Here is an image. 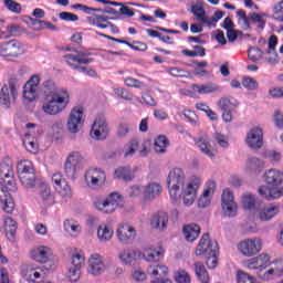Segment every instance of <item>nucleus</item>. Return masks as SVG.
Masks as SVG:
<instances>
[{
  "label": "nucleus",
  "instance_id": "nucleus-1",
  "mask_svg": "<svg viewBox=\"0 0 283 283\" xmlns=\"http://www.w3.org/2000/svg\"><path fill=\"white\" fill-rule=\"evenodd\" d=\"M167 187L170 200L175 205L182 200L185 207H191L198 197V189L202 187V178L192 176L187 181V175L182 168H172L167 177Z\"/></svg>",
  "mask_w": 283,
  "mask_h": 283
},
{
  "label": "nucleus",
  "instance_id": "nucleus-2",
  "mask_svg": "<svg viewBox=\"0 0 283 283\" xmlns=\"http://www.w3.org/2000/svg\"><path fill=\"white\" fill-rule=\"evenodd\" d=\"M42 92L41 109L45 116H59L70 105V91L65 87H57L52 80L42 83Z\"/></svg>",
  "mask_w": 283,
  "mask_h": 283
},
{
  "label": "nucleus",
  "instance_id": "nucleus-3",
  "mask_svg": "<svg viewBox=\"0 0 283 283\" xmlns=\"http://www.w3.org/2000/svg\"><path fill=\"white\" fill-rule=\"evenodd\" d=\"M0 202L6 213L14 211V200L10 192L17 191V181L14 180V170L12 169V161L4 159L0 164Z\"/></svg>",
  "mask_w": 283,
  "mask_h": 283
},
{
  "label": "nucleus",
  "instance_id": "nucleus-4",
  "mask_svg": "<svg viewBox=\"0 0 283 283\" xmlns=\"http://www.w3.org/2000/svg\"><path fill=\"white\" fill-rule=\"evenodd\" d=\"M264 182L268 185L260 186L258 188V193L264 200H279L283 196V171L277 168H271L265 170L263 174Z\"/></svg>",
  "mask_w": 283,
  "mask_h": 283
},
{
  "label": "nucleus",
  "instance_id": "nucleus-5",
  "mask_svg": "<svg viewBox=\"0 0 283 283\" xmlns=\"http://www.w3.org/2000/svg\"><path fill=\"white\" fill-rule=\"evenodd\" d=\"M165 255V251L163 249H155V248H147L144 251V259L146 262H154L150 264L147 269L148 275H151V277H158V275H167L169 273V268L164 264H158L160 258Z\"/></svg>",
  "mask_w": 283,
  "mask_h": 283
},
{
  "label": "nucleus",
  "instance_id": "nucleus-6",
  "mask_svg": "<svg viewBox=\"0 0 283 283\" xmlns=\"http://www.w3.org/2000/svg\"><path fill=\"white\" fill-rule=\"evenodd\" d=\"M85 167V156L78 150L69 153L64 163V174L70 180H76L78 172Z\"/></svg>",
  "mask_w": 283,
  "mask_h": 283
},
{
  "label": "nucleus",
  "instance_id": "nucleus-7",
  "mask_svg": "<svg viewBox=\"0 0 283 283\" xmlns=\"http://www.w3.org/2000/svg\"><path fill=\"white\" fill-rule=\"evenodd\" d=\"M23 81L19 77H10L8 85H3L0 92V101L4 107H10L12 101L19 97V90H21Z\"/></svg>",
  "mask_w": 283,
  "mask_h": 283
},
{
  "label": "nucleus",
  "instance_id": "nucleus-8",
  "mask_svg": "<svg viewBox=\"0 0 283 283\" xmlns=\"http://www.w3.org/2000/svg\"><path fill=\"white\" fill-rule=\"evenodd\" d=\"M18 176L25 189H32L36 185V172L34 165L30 160H22L17 166Z\"/></svg>",
  "mask_w": 283,
  "mask_h": 283
},
{
  "label": "nucleus",
  "instance_id": "nucleus-9",
  "mask_svg": "<svg viewBox=\"0 0 283 283\" xmlns=\"http://www.w3.org/2000/svg\"><path fill=\"white\" fill-rule=\"evenodd\" d=\"M106 180L107 174H105V170L102 168L91 167L84 174V182L90 189H101V187H105Z\"/></svg>",
  "mask_w": 283,
  "mask_h": 283
},
{
  "label": "nucleus",
  "instance_id": "nucleus-10",
  "mask_svg": "<svg viewBox=\"0 0 283 283\" xmlns=\"http://www.w3.org/2000/svg\"><path fill=\"white\" fill-rule=\"evenodd\" d=\"M21 274L25 282L38 283L45 280V266L36 263H27L22 265Z\"/></svg>",
  "mask_w": 283,
  "mask_h": 283
},
{
  "label": "nucleus",
  "instance_id": "nucleus-11",
  "mask_svg": "<svg viewBox=\"0 0 283 283\" xmlns=\"http://www.w3.org/2000/svg\"><path fill=\"white\" fill-rule=\"evenodd\" d=\"M93 205L102 213H114L118 207H123V196L113 192L104 201L96 200Z\"/></svg>",
  "mask_w": 283,
  "mask_h": 283
},
{
  "label": "nucleus",
  "instance_id": "nucleus-12",
  "mask_svg": "<svg viewBox=\"0 0 283 283\" xmlns=\"http://www.w3.org/2000/svg\"><path fill=\"white\" fill-rule=\"evenodd\" d=\"M238 251L244 258H253L262 251V239L260 238H249L239 242Z\"/></svg>",
  "mask_w": 283,
  "mask_h": 283
},
{
  "label": "nucleus",
  "instance_id": "nucleus-13",
  "mask_svg": "<svg viewBox=\"0 0 283 283\" xmlns=\"http://www.w3.org/2000/svg\"><path fill=\"white\" fill-rule=\"evenodd\" d=\"M281 206L277 202L263 203L255 210V218L261 222H271L273 218L280 216Z\"/></svg>",
  "mask_w": 283,
  "mask_h": 283
},
{
  "label": "nucleus",
  "instance_id": "nucleus-14",
  "mask_svg": "<svg viewBox=\"0 0 283 283\" xmlns=\"http://www.w3.org/2000/svg\"><path fill=\"white\" fill-rule=\"evenodd\" d=\"M221 209L226 218H235L238 216V203L230 189L223 190L221 195Z\"/></svg>",
  "mask_w": 283,
  "mask_h": 283
},
{
  "label": "nucleus",
  "instance_id": "nucleus-15",
  "mask_svg": "<svg viewBox=\"0 0 283 283\" xmlns=\"http://www.w3.org/2000/svg\"><path fill=\"white\" fill-rule=\"evenodd\" d=\"M259 277L263 282H273L277 277H283V259L270 260L268 270L259 273Z\"/></svg>",
  "mask_w": 283,
  "mask_h": 283
},
{
  "label": "nucleus",
  "instance_id": "nucleus-16",
  "mask_svg": "<svg viewBox=\"0 0 283 283\" xmlns=\"http://www.w3.org/2000/svg\"><path fill=\"white\" fill-rule=\"evenodd\" d=\"M84 123H85V114L83 113V108L74 107L73 109H71V113L69 115V118L66 122V129L71 134H78Z\"/></svg>",
  "mask_w": 283,
  "mask_h": 283
},
{
  "label": "nucleus",
  "instance_id": "nucleus-17",
  "mask_svg": "<svg viewBox=\"0 0 283 283\" xmlns=\"http://www.w3.org/2000/svg\"><path fill=\"white\" fill-rule=\"evenodd\" d=\"M86 21L90 25H93L94 28H99V30H109L112 34H119L120 29L109 22V17L107 15H101V14H94L86 18Z\"/></svg>",
  "mask_w": 283,
  "mask_h": 283
},
{
  "label": "nucleus",
  "instance_id": "nucleus-18",
  "mask_svg": "<svg viewBox=\"0 0 283 283\" xmlns=\"http://www.w3.org/2000/svg\"><path fill=\"white\" fill-rule=\"evenodd\" d=\"M109 136V124H107V119L103 115H98L91 129V137L94 140H105Z\"/></svg>",
  "mask_w": 283,
  "mask_h": 283
},
{
  "label": "nucleus",
  "instance_id": "nucleus-19",
  "mask_svg": "<svg viewBox=\"0 0 283 283\" xmlns=\"http://www.w3.org/2000/svg\"><path fill=\"white\" fill-rule=\"evenodd\" d=\"M271 264V254L269 253H261L254 258L248 259L243 262V266L249 269V271H266L269 265Z\"/></svg>",
  "mask_w": 283,
  "mask_h": 283
},
{
  "label": "nucleus",
  "instance_id": "nucleus-20",
  "mask_svg": "<svg viewBox=\"0 0 283 283\" xmlns=\"http://www.w3.org/2000/svg\"><path fill=\"white\" fill-rule=\"evenodd\" d=\"M136 228L127 223H120L116 229V238L120 244L129 245L136 242Z\"/></svg>",
  "mask_w": 283,
  "mask_h": 283
},
{
  "label": "nucleus",
  "instance_id": "nucleus-21",
  "mask_svg": "<svg viewBox=\"0 0 283 283\" xmlns=\"http://www.w3.org/2000/svg\"><path fill=\"white\" fill-rule=\"evenodd\" d=\"M245 145L250 149H262L264 146V130L262 127L254 126L247 133Z\"/></svg>",
  "mask_w": 283,
  "mask_h": 283
},
{
  "label": "nucleus",
  "instance_id": "nucleus-22",
  "mask_svg": "<svg viewBox=\"0 0 283 283\" xmlns=\"http://www.w3.org/2000/svg\"><path fill=\"white\" fill-rule=\"evenodd\" d=\"M105 271H107L105 258L99 253L91 254L88 258L87 273L94 277H98V275H103Z\"/></svg>",
  "mask_w": 283,
  "mask_h": 283
},
{
  "label": "nucleus",
  "instance_id": "nucleus-23",
  "mask_svg": "<svg viewBox=\"0 0 283 283\" xmlns=\"http://www.w3.org/2000/svg\"><path fill=\"white\" fill-rule=\"evenodd\" d=\"M195 253L199 258H206L207 255L218 253V242L211 241V239H209V233H206L200 239Z\"/></svg>",
  "mask_w": 283,
  "mask_h": 283
},
{
  "label": "nucleus",
  "instance_id": "nucleus-24",
  "mask_svg": "<svg viewBox=\"0 0 283 283\" xmlns=\"http://www.w3.org/2000/svg\"><path fill=\"white\" fill-rule=\"evenodd\" d=\"M29 255L38 264H48L54 252L48 245H36L30 250Z\"/></svg>",
  "mask_w": 283,
  "mask_h": 283
},
{
  "label": "nucleus",
  "instance_id": "nucleus-25",
  "mask_svg": "<svg viewBox=\"0 0 283 283\" xmlns=\"http://www.w3.org/2000/svg\"><path fill=\"white\" fill-rule=\"evenodd\" d=\"M41 83V76L32 75L23 86L22 96L28 103L36 101V93L39 92V85Z\"/></svg>",
  "mask_w": 283,
  "mask_h": 283
},
{
  "label": "nucleus",
  "instance_id": "nucleus-26",
  "mask_svg": "<svg viewBox=\"0 0 283 283\" xmlns=\"http://www.w3.org/2000/svg\"><path fill=\"white\" fill-rule=\"evenodd\" d=\"M52 182L55 191L62 197V198H72L73 192H72V187L63 178V175L61 172H55L52 176Z\"/></svg>",
  "mask_w": 283,
  "mask_h": 283
},
{
  "label": "nucleus",
  "instance_id": "nucleus-27",
  "mask_svg": "<svg viewBox=\"0 0 283 283\" xmlns=\"http://www.w3.org/2000/svg\"><path fill=\"white\" fill-rule=\"evenodd\" d=\"M23 54V46L17 40L0 43V56H11L17 59Z\"/></svg>",
  "mask_w": 283,
  "mask_h": 283
},
{
  "label": "nucleus",
  "instance_id": "nucleus-28",
  "mask_svg": "<svg viewBox=\"0 0 283 283\" xmlns=\"http://www.w3.org/2000/svg\"><path fill=\"white\" fill-rule=\"evenodd\" d=\"M195 144L203 156H207V158L211 160L216 158V149L213 148V144H211L209 135L201 134L199 137L195 138Z\"/></svg>",
  "mask_w": 283,
  "mask_h": 283
},
{
  "label": "nucleus",
  "instance_id": "nucleus-29",
  "mask_svg": "<svg viewBox=\"0 0 283 283\" xmlns=\"http://www.w3.org/2000/svg\"><path fill=\"white\" fill-rule=\"evenodd\" d=\"M218 105L224 123H231L233 120V112L238 107V102L235 99L221 98Z\"/></svg>",
  "mask_w": 283,
  "mask_h": 283
},
{
  "label": "nucleus",
  "instance_id": "nucleus-30",
  "mask_svg": "<svg viewBox=\"0 0 283 283\" xmlns=\"http://www.w3.org/2000/svg\"><path fill=\"white\" fill-rule=\"evenodd\" d=\"M73 10H80L81 12H84V14H90L91 17H94V12H102V14H113L115 17H118V11L112 7L106 8H94V7H87L85 4L76 3L72 6Z\"/></svg>",
  "mask_w": 283,
  "mask_h": 283
},
{
  "label": "nucleus",
  "instance_id": "nucleus-31",
  "mask_svg": "<svg viewBox=\"0 0 283 283\" xmlns=\"http://www.w3.org/2000/svg\"><path fill=\"white\" fill-rule=\"evenodd\" d=\"M63 59L66 63V65H69V67H71L72 70H78V67H81V65H87L90 63H92V59L90 57H85L81 54H76V53H67L65 55H63Z\"/></svg>",
  "mask_w": 283,
  "mask_h": 283
},
{
  "label": "nucleus",
  "instance_id": "nucleus-32",
  "mask_svg": "<svg viewBox=\"0 0 283 283\" xmlns=\"http://www.w3.org/2000/svg\"><path fill=\"white\" fill-rule=\"evenodd\" d=\"M216 193V181L209 180L206 184V187L203 189V193L198 200V207L201 209H205L211 205V198H213V195Z\"/></svg>",
  "mask_w": 283,
  "mask_h": 283
},
{
  "label": "nucleus",
  "instance_id": "nucleus-33",
  "mask_svg": "<svg viewBox=\"0 0 283 283\" xmlns=\"http://www.w3.org/2000/svg\"><path fill=\"white\" fill-rule=\"evenodd\" d=\"M264 160L258 157H249L245 160L243 171H245L249 176H253V174H260L262 169L265 167Z\"/></svg>",
  "mask_w": 283,
  "mask_h": 283
},
{
  "label": "nucleus",
  "instance_id": "nucleus-34",
  "mask_svg": "<svg viewBox=\"0 0 283 283\" xmlns=\"http://www.w3.org/2000/svg\"><path fill=\"white\" fill-rule=\"evenodd\" d=\"M143 193L145 200H155L160 193H163V185L153 181L143 187Z\"/></svg>",
  "mask_w": 283,
  "mask_h": 283
},
{
  "label": "nucleus",
  "instance_id": "nucleus-35",
  "mask_svg": "<svg viewBox=\"0 0 283 283\" xmlns=\"http://www.w3.org/2000/svg\"><path fill=\"white\" fill-rule=\"evenodd\" d=\"M167 224H169V214L167 212H158L150 220L151 228L157 229V231H165Z\"/></svg>",
  "mask_w": 283,
  "mask_h": 283
},
{
  "label": "nucleus",
  "instance_id": "nucleus-36",
  "mask_svg": "<svg viewBox=\"0 0 283 283\" xmlns=\"http://www.w3.org/2000/svg\"><path fill=\"white\" fill-rule=\"evenodd\" d=\"M118 260L122 264H126V266H130L136 262V258H140V251L132 250V249H124L118 253Z\"/></svg>",
  "mask_w": 283,
  "mask_h": 283
},
{
  "label": "nucleus",
  "instance_id": "nucleus-37",
  "mask_svg": "<svg viewBox=\"0 0 283 283\" xmlns=\"http://www.w3.org/2000/svg\"><path fill=\"white\" fill-rule=\"evenodd\" d=\"M114 238V228L107 223H102L97 228V239L99 242H109Z\"/></svg>",
  "mask_w": 283,
  "mask_h": 283
},
{
  "label": "nucleus",
  "instance_id": "nucleus-38",
  "mask_svg": "<svg viewBox=\"0 0 283 283\" xmlns=\"http://www.w3.org/2000/svg\"><path fill=\"white\" fill-rule=\"evenodd\" d=\"M191 14L197 19L201 25H207V20L209 15H207V11H205V7H202V3H196L191 6L190 9Z\"/></svg>",
  "mask_w": 283,
  "mask_h": 283
},
{
  "label": "nucleus",
  "instance_id": "nucleus-39",
  "mask_svg": "<svg viewBox=\"0 0 283 283\" xmlns=\"http://www.w3.org/2000/svg\"><path fill=\"white\" fill-rule=\"evenodd\" d=\"M184 235L187 242H195L200 238V226L190 223L184 227Z\"/></svg>",
  "mask_w": 283,
  "mask_h": 283
},
{
  "label": "nucleus",
  "instance_id": "nucleus-40",
  "mask_svg": "<svg viewBox=\"0 0 283 283\" xmlns=\"http://www.w3.org/2000/svg\"><path fill=\"white\" fill-rule=\"evenodd\" d=\"M169 145V138H167V136L158 135L154 140V151L156 154H167Z\"/></svg>",
  "mask_w": 283,
  "mask_h": 283
},
{
  "label": "nucleus",
  "instance_id": "nucleus-41",
  "mask_svg": "<svg viewBox=\"0 0 283 283\" xmlns=\"http://www.w3.org/2000/svg\"><path fill=\"white\" fill-rule=\"evenodd\" d=\"M115 177L125 182L134 180V170L129 166L119 167L115 170Z\"/></svg>",
  "mask_w": 283,
  "mask_h": 283
},
{
  "label": "nucleus",
  "instance_id": "nucleus-42",
  "mask_svg": "<svg viewBox=\"0 0 283 283\" xmlns=\"http://www.w3.org/2000/svg\"><path fill=\"white\" fill-rule=\"evenodd\" d=\"M3 222L8 240H10V242H14V235H17V221L11 217H4Z\"/></svg>",
  "mask_w": 283,
  "mask_h": 283
},
{
  "label": "nucleus",
  "instance_id": "nucleus-43",
  "mask_svg": "<svg viewBox=\"0 0 283 283\" xmlns=\"http://www.w3.org/2000/svg\"><path fill=\"white\" fill-rule=\"evenodd\" d=\"M195 273L198 280L201 283H209L211 282V277L209 276V272H207V268H205V264L202 262H196L195 263Z\"/></svg>",
  "mask_w": 283,
  "mask_h": 283
},
{
  "label": "nucleus",
  "instance_id": "nucleus-44",
  "mask_svg": "<svg viewBox=\"0 0 283 283\" xmlns=\"http://www.w3.org/2000/svg\"><path fill=\"white\" fill-rule=\"evenodd\" d=\"M255 202H258V199H255V195L253 193H244L241 197V207L245 211H253L255 209Z\"/></svg>",
  "mask_w": 283,
  "mask_h": 283
},
{
  "label": "nucleus",
  "instance_id": "nucleus-45",
  "mask_svg": "<svg viewBox=\"0 0 283 283\" xmlns=\"http://www.w3.org/2000/svg\"><path fill=\"white\" fill-rule=\"evenodd\" d=\"M192 90L195 92H198V94H213V92H218V85L213 83H207V84H193Z\"/></svg>",
  "mask_w": 283,
  "mask_h": 283
},
{
  "label": "nucleus",
  "instance_id": "nucleus-46",
  "mask_svg": "<svg viewBox=\"0 0 283 283\" xmlns=\"http://www.w3.org/2000/svg\"><path fill=\"white\" fill-rule=\"evenodd\" d=\"M23 145L30 154H36V151H39V144H36V139L31 137L30 134H25Z\"/></svg>",
  "mask_w": 283,
  "mask_h": 283
},
{
  "label": "nucleus",
  "instance_id": "nucleus-47",
  "mask_svg": "<svg viewBox=\"0 0 283 283\" xmlns=\"http://www.w3.org/2000/svg\"><path fill=\"white\" fill-rule=\"evenodd\" d=\"M81 230H82L81 224L77 221L70 220V219L64 221V231H66V233L74 235L76 233H80Z\"/></svg>",
  "mask_w": 283,
  "mask_h": 283
},
{
  "label": "nucleus",
  "instance_id": "nucleus-48",
  "mask_svg": "<svg viewBox=\"0 0 283 283\" xmlns=\"http://www.w3.org/2000/svg\"><path fill=\"white\" fill-rule=\"evenodd\" d=\"M176 283H191V275L185 270H178L174 273Z\"/></svg>",
  "mask_w": 283,
  "mask_h": 283
},
{
  "label": "nucleus",
  "instance_id": "nucleus-49",
  "mask_svg": "<svg viewBox=\"0 0 283 283\" xmlns=\"http://www.w3.org/2000/svg\"><path fill=\"white\" fill-rule=\"evenodd\" d=\"M224 17V12L221 10H217L213 17L208 15V20L206 22V28H216L218 25V21Z\"/></svg>",
  "mask_w": 283,
  "mask_h": 283
},
{
  "label": "nucleus",
  "instance_id": "nucleus-50",
  "mask_svg": "<svg viewBox=\"0 0 283 283\" xmlns=\"http://www.w3.org/2000/svg\"><path fill=\"white\" fill-rule=\"evenodd\" d=\"M263 55L264 52L259 48L251 46L248 50V57L250 59V61H252V63H256V61H260V59H262Z\"/></svg>",
  "mask_w": 283,
  "mask_h": 283
},
{
  "label": "nucleus",
  "instance_id": "nucleus-51",
  "mask_svg": "<svg viewBox=\"0 0 283 283\" xmlns=\"http://www.w3.org/2000/svg\"><path fill=\"white\" fill-rule=\"evenodd\" d=\"M264 14L260 13H251L250 21L256 24L258 30H262L266 25V21L264 20Z\"/></svg>",
  "mask_w": 283,
  "mask_h": 283
},
{
  "label": "nucleus",
  "instance_id": "nucleus-52",
  "mask_svg": "<svg viewBox=\"0 0 283 283\" xmlns=\"http://www.w3.org/2000/svg\"><path fill=\"white\" fill-rule=\"evenodd\" d=\"M3 3L10 12H13L14 14H19V12H21V3L14 0H3Z\"/></svg>",
  "mask_w": 283,
  "mask_h": 283
},
{
  "label": "nucleus",
  "instance_id": "nucleus-53",
  "mask_svg": "<svg viewBox=\"0 0 283 283\" xmlns=\"http://www.w3.org/2000/svg\"><path fill=\"white\" fill-rule=\"evenodd\" d=\"M263 157L271 160V163H280V160H282V153L277 150H265Z\"/></svg>",
  "mask_w": 283,
  "mask_h": 283
},
{
  "label": "nucleus",
  "instance_id": "nucleus-54",
  "mask_svg": "<svg viewBox=\"0 0 283 283\" xmlns=\"http://www.w3.org/2000/svg\"><path fill=\"white\" fill-rule=\"evenodd\" d=\"M71 266L75 269H81L85 264V256L81 253H75L71 258Z\"/></svg>",
  "mask_w": 283,
  "mask_h": 283
},
{
  "label": "nucleus",
  "instance_id": "nucleus-55",
  "mask_svg": "<svg viewBox=\"0 0 283 283\" xmlns=\"http://www.w3.org/2000/svg\"><path fill=\"white\" fill-rule=\"evenodd\" d=\"M124 85H126V87H135V90H140V87H145V83L134 77H126L124 80Z\"/></svg>",
  "mask_w": 283,
  "mask_h": 283
},
{
  "label": "nucleus",
  "instance_id": "nucleus-56",
  "mask_svg": "<svg viewBox=\"0 0 283 283\" xmlns=\"http://www.w3.org/2000/svg\"><path fill=\"white\" fill-rule=\"evenodd\" d=\"M238 283H255V279L243 271L237 273Z\"/></svg>",
  "mask_w": 283,
  "mask_h": 283
},
{
  "label": "nucleus",
  "instance_id": "nucleus-57",
  "mask_svg": "<svg viewBox=\"0 0 283 283\" xmlns=\"http://www.w3.org/2000/svg\"><path fill=\"white\" fill-rule=\"evenodd\" d=\"M63 129V119H56L51 125V134H53V136H59V134H62Z\"/></svg>",
  "mask_w": 283,
  "mask_h": 283
},
{
  "label": "nucleus",
  "instance_id": "nucleus-58",
  "mask_svg": "<svg viewBox=\"0 0 283 283\" xmlns=\"http://www.w3.org/2000/svg\"><path fill=\"white\" fill-rule=\"evenodd\" d=\"M136 151H138V140L134 139L126 146L125 157L129 158L130 156L136 154Z\"/></svg>",
  "mask_w": 283,
  "mask_h": 283
},
{
  "label": "nucleus",
  "instance_id": "nucleus-59",
  "mask_svg": "<svg viewBox=\"0 0 283 283\" xmlns=\"http://www.w3.org/2000/svg\"><path fill=\"white\" fill-rule=\"evenodd\" d=\"M214 140L218 143L219 146H221L223 149H227L229 147V137L224 136L220 133H216L213 135Z\"/></svg>",
  "mask_w": 283,
  "mask_h": 283
},
{
  "label": "nucleus",
  "instance_id": "nucleus-60",
  "mask_svg": "<svg viewBox=\"0 0 283 283\" xmlns=\"http://www.w3.org/2000/svg\"><path fill=\"white\" fill-rule=\"evenodd\" d=\"M242 85L243 87H245V90H258V81L253 77H244L242 81Z\"/></svg>",
  "mask_w": 283,
  "mask_h": 283
},
{
  "label": "nucleus",
  "instance_id": "nucleus-61",
  "mask_svg": "<svg viewBox=\"0 0 283 283\" xmlns=\"http://www.w3.org/2000/svg\"><path fill=\"white\" fill-rule=\"evenodd\" d=\"M69 279L71 282H78L81 280V268H69Z\"/></svg>",
  "mask_w": 283,
  "mask_h": 283
},
{
  "label": "nucleus",
  "instance_id": "nucleus-62",
  "mask_svg": "<svg viewBox=\"0 0 283 283\" xmlns=\"http://www.w3.org/2000/svg\"><path fill=\"white\" fill-rule=\"evenodd\" d=\"M205 258L208 269H216V266H218V252L209 254Z\"/></svg>",
  "mask_w": 283,
  "mask_h": 283
},
{
  "label": "nucleus",
  "instance_id": "nucleus-63",
  "mask_svg": "<svg viewBox=\"0 0 283 283\" xmlns=\"http://www.w3.org/2000/svg\"><path fill=\"white\" fill-rule=\"evenodd\" d=\"M185 118L190 123V125H198L199 118L198 115H196L192 111H185L184 112Z\"/></svg>",
  "mask_w": 283,
  "mask_h": 283
},
{
  "label": "nucleus",
  "instance_id": "nucleus-64",
  "mask_svg": "<svg viewBox=\"0 0 283 283\" xmlns=\"http://www.w3.org/2000/svg\"><path fill=\"white\" fill-rule=\"evenodd\" d=\"M273 120H274L275 127H279V129H282V127H283V114L280 111L274 112Z\"/></svg>",
  "mask_w": 283,
  "mask_h": 283
}]
</instances>
